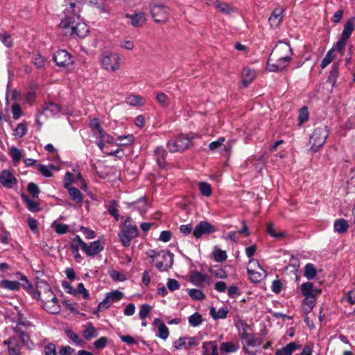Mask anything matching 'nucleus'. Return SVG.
<instances>
[{
	"label": "nucleus",
	"mask_w": 355,
	"mask_h": 355,
	"mask_svg": "<svg viewBox=\"0 0 355 355\" xmlns=\"http://www.w3.org/2000/svg\"><path fill=\"white\" fill-rule=\"evenodd\" d=\"M80 11V4L72 0L69 1V6L66 4L64 10L66 17L62 19L60 26L62 28V34L64 35H76L84 38L89 33V28L84 22L76 21L79 19L78 13Z\"/></svg>",
	"instance_id": "f257e3e1"
},
{
	"label": "nucleus",
	"mask_w": 355,
	"mask_h": 355,
	"mask_svg": "<svg viewBox=\"0 0 355 355\" xmlns=\"http://www.w3.org/2000/svg\"><path fill=\"white\" fill-rule=\"evenodd\" d=\"M292 49L285 42L279 41L272 49L267 63L270 71H279L284 69L291 60Z\"/></svg>",
	"instance_id": "f03ea898"
},
{
	"label": "nucleus",
	"mask_w": 355,
	"mask_h": 355,
	"mask_svg": "<svg viewBox=\"0 0 355 355\" xmlns=\"http://www.w3.org/2000/svg\"><path fill=\"white\" fill-rule=\"evenodd\" d=\"M39 298L43 302L44 309L50 313L56 314L60 311L58 300L52 292L50 286L45 282H41L37 286Z\"/></svg>",
	"instance_id": "7ed1b4c3"
},
{
	"label": "nucleus",
	"mask_w": 355,
	"mask_h": 355,
	"mask_svg": "<svg viewBox=\"0 0 355 355\" xmlns=\"http://www.w3.org/2000/svg\"><path fill=\"white\" fill-rule=\"evenodd\" d=\"M149 257L160 272L168 271L173 264V254L168 250H151Z\"/></svg>",
	"instance_id": "20e7f679"
},
{
	"label": "nucleus",
	"mask_w": 355,
	"mask_h": 355,
	"mask_svg": "<svg viewBox=\"0 0 355 355\" xmlns=\"http://www.w3.org/2000/svg\"><path fill=\"white\" fill-rule=\"evenodd\" d=\"M329 135V130L327 125H320L313 131L310 139V150L316 153L323 146Z\"/></svg>",
	"instance_id": "39448f33"
},
{
	"label": "nucleus",
	"mask_w": 355,
	"mask_h": 355,
	"mask_svg": "<svg viewBox=\"0 0 355 355\" xmlns=\"http://www.w3.org/2000/svg\"><path fill=\"white\" fill-rule=\"evenodd\" d=\"M138 228L135 224L132 223V218L128 217L124 222L121 232L119 234L123 245L128 247L132 239L138 236Z\"/></svg>",
	"instance_id": "423d86ee"
},
{
	"label": "nucleus",
	"mask_w": 355,
	"mask_h": 355,
	"mask_svg": "<svg viewBox=\"0 0 355 355\" xmlns=\"http://www.w3.org/2000/svg\"><path fill=\"white\" fill-rule=\"evenodd\" d=\"M150 13L156 23L165 24L168 19L170 9L165 4L153 3L150 5Z\"/></svg>",
	"instance_id": "0eeeda50"
},
{
	"label": "nucleus",
	"mask_w": 355,
	"mask_h": 355,
	"mask_svg": "<svg viewBox=\"0 0 355 355\" xmlns=\"http://www.w3.org/2000/svg\"><path fill=\"white\" fill-rule=\"evenodd\" d=\"M120 56L115 53H105L101 55L100 61L103 69L114 72L120 68Z\"/></svg>",
	"instance_id": "6e6552de"
},
{
	"label": "nucleus",
	"mask_w": 355,
	"mask_h": 355,
	"mask_svg": "<svg viewBox=\"0 0 355 355\" xmlns=\"http://www.w3.org/2000/svg\"><path fill=\"white\" fill-rule=\"evenodd\" d=\"M191 139L192 137L190 138L187 136L181 135L175 139L168 141L167 146L169 151L171 153H175L185 150L189 147Z\"/></svg>",
	"instance_id": "1a4fd4ad"
},
{
	"label": "nucleus",
	"mask_w": 355,
	"mask_h": 355,
	"mask_svg": "<svg viewBox=\"0 0 355 355\" xmlns=\"http://www.w3.org/2000/svg\"><path fill=\"white\" fill-rule=\"evenodd\" d=\"M53 60L60 67H67L73 64L71 55L66 50H58L53 55Z\"/></svg>",
	"instance_id": "9d476101"
},
{
	"label": "nucleus",
	"mask_w": 355,
	"mask_h": 355,
	"mask_svg": "<svg viewBox=\"0 0 355 355\" xmlns=\"http://www.w3.org/2000/svg\"><path fill=\"white\" fill-rule=\"evenodd\" d=\"M216 231V228L207 221L200 222L194 228L193 235L196 239L200 238L203 234H211Z\"/></svg>",
	"instance_id": "9b49d317"
},
{
	"label": "nucleus",
	"mask_w": 355,
	"mask_h": 355,
	"mask_svg": "<svg viewBox=\"0 0 355 355\" xmlns=\"http://www.w3.org/2000/svg\"><path fill=\"white\" fill-rule=\"evenodd\" d=\"M0 183L7 189H11L17 184V180L8 170H3L0 175Z\"/></svg>",
	"instance_id": "f8f14e48"
},
{
	"label": "nucleus",
	"mask_w": 355,
	"mask_h": 355,
	"mask_svg": "<svg viewBox=\"0 0 355 355\" xmlns=\"http://www.w3.org/2000/svg\"><path fill=\"white\" fill-rule=\"evenodd\" d=\"M3 344L8 347V355H21V347L16 337H10L8 340H4Z\"/></svg>",
	"instance_id": "ddd939ff"
},
{
	"label": "nucleus",
	"mask_w": 355,
	"mask_h": 355,
	"mask_svg": "<svg viewBox=\"0 0 355 355\" xmlns=\"http://www.w3.org/2000/svg\"><path fill=\"white\" fill-rule=\"evenodd\" d=\"M284 11V10L283 8L280 6H278L273 10L268 19V22L271 28H275L282 23Z\"/></svg>",
	"instance_id": "4468645a"
},
{
	"label": "nucleus",
	"mask_w": 355,
	"mask_h": 355,
	"mask_svg": "<svg viewBox=\"0 0 355 355\" xmlns=\"http://www.w3.org/2000/svg\"><path fill=\"white\" fill-rule=\"evenodd\" d=\"M235 326L239 331V336L242 340L247 339L252 334L251 327L241 319H239L235 322Z\"/></svg>",
	"instance_id": "2eb2a0df"
},
{
	"label": "nucleus",
	"mask_w": 355,
	"mask_h": 355,
	"mask_svg": "<svg viewBox=\"0 0 355 355\" xmlns=\"http://www.w3.org/2000/svg\"><path fill=\"white\" fill-rule=\"evenodd\" d=\"M103 250V245L100 241H95L87 244H84L83 251L89 257H93Z\"/></svg>",
	"instance_id": "dca6fc26"
},
{
	"label": "nucleus",
	"mask_w": 355,
	"mask_h": 355,
	"mask_svg": "<svg viewBox=\"0 0 355 355\" xmlns=\"http://www.w3.org/2000/svg\"><path fill=\"white\" fill-rule=\"evenodd\" d=\"M125 18L130 19V24L134 27L142 26L146 21V17L144 12H135V14H126Z\"/></svg>",
	"instance_id": "f3484780"
},
{
	"label": "nucleus",
	"mask_w": 355,
	"mask_h": 355,
	"mask_svg": "<svg viewBox=\"0 0 355 355\" xmlns=\"http://www.w3.org/2000/svg\"><path fill=\"white\" fill-rule=\"evenodd\" d=\"M213 5L220 12L226 15H231L237 10L236 8L231 6L230 4L225 2H220L218 0L213 1Z\"/></svg>",
	"instance_id": "a211bd4d"
},
{
	"label": "nucleus",
	"mask_w": 355,
	"mask_h": 355,
	"mask_svg": "<svg viewBox=\"0 0 355 355\" xmlns=\"http://www.w3.org/2000/svg\"><path fill=\"white\" fill-rule=\"evenodd\" d=\"M87 0H75L76 3H79L81 5V2H85ZM90 3L96 6L101 13L103 14H110L111 12V8L109 5L103 0H88Z\"/></svg>",
	"instance_id": "6ab92c4d"
},
{
	"label": "nucleus",
	"mask_w": 355,
	"mask_h": 355,
	"mask_svg": "<svg viewBox=\"0 0 355 355\" xmlns=\"http://www.w3.org/2000/svg\"><path fill=\"white\" fill-rule=\"evenodd\" d=\"M202 355H218V345L216 341L202 343Z\"/></svg>",
	"instance_id": "aec40b11"
},
{
	"label": "nucleus",
	"mask_w": 355,
	"mask_h": 355,
	"mask_svg": "<svg viewBox=\"0 0 355 355\" xmlns=\"http://www.w3.org/2000/svg\"><path fill=\"white\" fill-rule=\"evenodd\" d=\"M206 281H209V277L197 270L193 271L190 275V282L196 286H201Z\"/></svg>",
	"instance_id": "412c9836"
},
{
	"label": "nucleus",
	"mask_w": 355,
	"mask_h": 355,
	"mask_svg": "<svg viewBox=\"0 0 355 355\" xmlns=\"http://www.w3.org/2000/svg\"><path fill=\"white\" fill-rule=\"evenodd\" d=\"M301 345L295 342H291L285 347L276 351L275 355H292L293 353L300 349Z\"/></svg>",
	"instance_id": "4be33fe9"
},
{
	"label": "nucleus",
	"mask_w": 355,
	"mask_h": 355,
	"mask_svg": "<svg viewBox=\"0 0 355 355\" xmlns=\"http://www.w3.org/2000/svg\"><path fill=\"white\" fill-rule=\"evenodd\" d=\"M355 28V19L354 17L350 18L345 24L343 30L341 37L343 40H348L352 33H353Z\"/></svg>",
	"instance_id": "5701e85b"
},
{
	"label": "nucleus",
	"mask_w": 355,
	"mask_h": 355,
	"mask_svg": "<svg viewBox=\"0 0 355 355\" xmlns=\"http://www.w3.org/2000/svg\"><path fill=\"white\" fill-rule=\"evenodd\" d=\"M154 323L157 325V336L160 338L166 340L169 334L168 327L158 318L155 320Z\"/></svg>",
	"instance_id": "b1692460"
},
{
	"label": "nucleus",
	"mask_w": 355,
	"mask_h": 355,
	"mask_svg": "<svg viewBox=\"0 0 355 355\" xmlns=\"http://www.w3.org/2000/svg\"><path fill=\"white\" fill-rule=\"evenodd\" d=\"M301 291L304 296H316L320 292L319 290L313 288V284L309 282L302 284Z\"/></svg>",
	"instance_id": "393cba45"
},
{
	"label": "nucleus",
	"mask_w": 355,
	"mask_h": 355,
	"mask_svg": "<svg viewBox=\"0 0 355 355\" xmlns=\"http://www.w3.org/2000/svg\"><path fill=\"white\" fill-rule=\"evenodd\" d=\"M228 312L229 310L225 307H222L217 311L215 307L211 306L209 310L210 315L214 320L226 318Z\"/></svg>",
	"instance_id": "a878e982"
},
{
	"label": "nucleus",
	"mask_w": 355,
	"mask_h": 355,
	"mask_svg": "<svg viewBox=\"0 0 355 355\" xmlns=\"http://www.w3.org/2000/svg\"><path fill=\"white\" fill-rule=\"evenodd\" d=\"M243 75V85L245 87H247L255 78V71L250 69V68L245 67L242 72Z\"/></svg>",
	"instance_id": "bb28decb"
},
{
	"label": "nucleus",
	"mask_w": 355,
	"mask_h": 355,
	"mask_svg": "<svg viewBox=\"0 0 355 355\" xmlns=\"http://www.w3.org/2000/svg\"><path fill=\"white\" fill-rule=\"evenodd\" d=\"M155 155L156 157V160L157 164L160 167H164L166 165L165 158L166 156V152L164 149L163 147L159 146L154 151Z\"/></svg>",
	"instance_id": "cd10ccee"
},
{
	"label": "nucleus",
	"mask_w": 355,
	"mask_h": 355,
	"mask_svg": "<svg viewBox=\"0 0 355 355\" xmlns=\"http://www.w3.org/2000/svg\"><path fill=\"white\" fill-rule=\"evenodd\" d=\"M239 349V345L232 342H225L220 344V350L222 354H227L235 352Z\"/></svg>",
	"instance_id": "c85d7f7f"
},
{
	"label": "nucleus",
	"mask_w": 355,
	"mask_h": 355,
	"mask_svg": "<svg viewBox=\"0 0 355 355\" xmlns=\"http://www.w3.org/2000/svg\"><path fill=\"white\" fill-rule=\"evenodd\" d=\"M135 138L132 135L119 136L116 141V144L120 146H126L131 145L134 142Z\"/></svg>",
	"instance_id": "c756f323"
},
{
	"label": "nucleus",
	"mask_w": 355,
	"mask_h": 355,
	"mask_svg": "<svg viewBox=\"0 0 355 355\" xmlns=\"http://www.w3.org/2000/svg\"><path fill=\"white\" fill-rule=\"evenodd\" d=\"M349 228V224L345 219H337L334 222V230L336 232L342 234L345 232Z\"/></svg>",
	"instance_id": "7c9ffc66"
},
{
	"label": "nucleus",
	"mask_w": 355,
	"mask_h": 355,
	"mask_svg": "<svg viewBox=\"0 0 355 355\" xmlns=\"http://www.w3.org/2000/svg\"><path fill=\"white\" fill-rule=\"evenodd\" d=\"M130 206L138 210L141 214L146 213L147 210L146 201L143 198L139 199L135 202L130 203Z\"/></svg>",
	"instance_id": "2f4dec72"
},
{
	"label": "nucleus",
	"mask_w": 355,
	"mask_h": 355,
	"mask_svg": "<svg viewBox=\"0 0 355 355\" xmlns=\"http://www.w3.org/2000/svg\"><path fill=\"white\" fill-rule=\"evenodd\" d=\"M22 199L24 202H26L28 209L31 211L37 212L40 210V205L35 200H33L25 196H22Z\"/></svg>",
	"instance_id": "473e14b6"
},
{
	"label": "nucleus",
	"mask_w": 355,
	"mask_h": 355,
	"mask_svg": "<svg viewBox=\"0 0 355 355\" xmlns=\"http://www.w3.org/2000/svg\"><path fill=\"white\" fill-rule=\"evenodd\" d=\"M20 284L16 281H10L7 279L1 282V286L11 291H17L19 289Z\"/></svg>",
	"instance_id": "72a5a7b5"
},
{
	"label": "nucleus",
	"mask_w": 355,
	"mask_h": 355,
	"mask_svg": "<svg viewBox=\"0 0 355 355\" xmlns=\"http://www.w3.org/2000/svg\"><path fill=\"white\" fill-rule=\"evenodd\" d=\"M71 198L76 202H80L83 200V195L81 192L75 187H69L67 189Z\"/></svg>",
	"instance_id": "f704fd0d"
},
{
	"label": "nucleus",
	"mask_w": 355,
	"mask_h": 355,
	"mask_svg": "<svg viewBox=\"0 0 355 355\" xmlns=\"http://www.w3.org/2000/svg\"><path fill=\"white\" fill-rule=\"evenodd\" d=\"M9 155L14 163L19 162L22 157L21 150L15 146L10 148Z\"/></svg>",
	"instance_id": "c9c22d12"
},
{
	"label": "nucleus",
	"mask_w": 355,
	"mask_h": 355,
	"mask_svg": "<svg viewBox=\"0 0 355 355\" xmlns=\"http://www.w3.org/2000/svg\"><path fill=\"white\" fill-rule=\"evenodd\" d=\"M105 295L112 304L114 302L121 300L124 297V294L118 290L107 293Z\"/></svg>",
	"instance_id": "e433bc0d"
},
{
	"label": "nucleus",
	"mask_w": 355,
	"mask_h": 355,
	"mask_svg": "<svg viewBox=\"0 0 355 355\" xmlns=\"http://www.w3.org/2000/svg\"><path fill=\"white\" fill-rule=\"evenodd\" d=\"M107 211L110 215L114 216L116 220H119V209H118V205L116 204V201L112 200L110 202L108 206H107Z\"/></svg>",
	"instance_id": "4c0bfd02"
},
{
	"label": "nucleus",
	"mask_w": 355,
	"mask_h": 355,
	"mask_svg": "<svg viewBox=\"0 0 355 355\" xmlns=\"http://www.w3.org/2000/svg\"><path fill=\"white\" fill-rule=\"evenodd\" d=\"M83 336L86 340H89L92 338L96 337L97 336V331L94 328V327L90 323L87 326V327L83 331Z\"/></svg>",
	"instance_id": "58836bf2"
},
{
	"label": "nucleus",
	"mask_w": 355,
	"mask_h": 355,
	"mask_svg": "<svg viewBox=\"0 0 355 355\" xmlns=\"http://www.w3.org/2000/svg\"><path fill=\"white\" fill-rule=\"evenodd\" d=\"M27 126L26 123H20L14 130V135L18 138H21L27 133Z\"/></svg>",
	"instance_id": "ea45409f"
},
{
	"label": "nucleus",
	"mask_w": 355,
	"mask_h": 355,
	"mask_svg": "<svg viewBox=\"0 0 355 355\" xmlns=\"http://www.w3.org/2000/svg\"><path fill=\"white\" fill-rule=\"evenodd\" d=\"M202 316L198 312L189 317V322L192 327H198L202 323Z\"/></svg>",
	"instance_id": "a19ab883"
},
{
	"label": "nucleus",
	"mask_w": 355,
	"mask_h": 355,
	"mask_svg": "<svg viewBox=\"0 0 355 355\" xmlns=\"http://www.w3.org/2000/svg\"><path fill=\"white\" fill-rule=\"evenodd\" d=\"M316 269L311 263H308L305 266L304 275L309 279H313L316 275Z\"/></svg>",
	"instance_id": "79ce46f5"
},
{
	"label": "nucleus",
	"mask_w": 355,
	"mask_h": 355,
	"mask_svg": "<svg viewBox=\"0 0 355 355\" xmlns=\"http://www.w3.org/2000/svg\"><path fill=\"white\" fill-rule=\"evenodd\" d=\"M49 111L52 114H57L60 111L59 105L54 103H49L43 107V112Z\"/></svg>",
	"instance_id": "37998d69"
},
{
	"label": "nucleus",
	"mask_w": 355,
	"mask_h": 355,
	"mask_svg": "<svg viewBox=\"0 0 355 355\" xmlns=\"http://www.w3.org/2000/svg\"><path fill=\"white\" fill-rule=\"evenodd\" d=\"M199 189L202 195L205 196H209L211 195L212 190L211 187L209 184L207 182H200L199 183Z\"/></svg>",
	"instance_id": "c03bdc74"
},
{
	"label": "nucleus",
	"mask_w": 355,
	"mask_h": 355,
	"mask_svg": "<svg viewBox=\"0 0 355 355\" xmlns=\"http://www.w3.org/2000/svg\"><path fill=\"white\" fill-rule=\"evenodd\" d=\"M334 49H331L325 55L324 58L322 59L321 62V67L322 69H324L326 67H327L333 60L334 59Z\"/></svg>",
	"instance_id": "a18cd8bd"
},
{
	"label": "nucleus",
	"mask_w": 355,
	"mask_h": 355,
	"mask_svg": "<svg viewBox=\"0 0 355 355\" xmlns=\"http://www.w3.org/2000/svg\"><path fill=\"white\" fill-rule=\"evenodd\" d=\"M127 103L130 105H141L144 104L143 98L139 95H132L127 98Z\"/></svg>",
	"instance_id": "49530a36"
},
{
	"label": "nucleus",
	"mask_w": 355,
	"mask_h": 355,
	"mask_svg": "<svg viewBox=\"0 0 355 355\" xmlns=\"http://www.w3.org/2000/svg\"><path fill=\"white\" fill-rule=\"evenodd\" d=\"M244 340H245V343L248 346L251 347L259 346L262 343V340L255 337L253 334L250 335V336Z\"/></svg>",
	"instance_id": "de8ad7c7"
},
{
	"label": "nucleus",
	"mask_w": 355,
	"mask_h": 355,
	"mask_svg": "<svg viewBox=\"0 0 355 355\" xmlns=\"http://www.w3.org/2000/svg\"><path fill=\"white\" fill-rule=\"evenodd\" d=\"M32 59L35 66L38 69H41L45 65L46 60L40 54H35Z\"/></svg>",
	"instance_id": "09e8293b"
},
{
	"label": "nucleus",
	"mask_w": 355,
	"mask_h": 355,
	"mask_svg": "<svg viewBox=\"0 0 355 355\" xmlns=\"http://www.w3.org/2000/svg\"><path fill=\"white\" fill-rule=\"evenodd\" d=\"M188 293L189 296L196 300H201L205 298V294L198 289H190Z\"/></svg>",
	"instance_id": "8fccbe9b"
},
{
	"label": "nucleus",
	"mask_w": 355,
	"mask_h": 355,
	"mask_svg": "<svg viewBox=\"0 0 355 355\" xmlns=\"http://www.w3.org/2000/svg\"><path fill=\"white\" fill-rule=\"evenodd\" d=\"M156 100L157 102L164 107H166L169 105L170 101L167 95L163 92H159L157 94Z\"/></svg>",
	"instance_id": "3c124183"
},
{
	"label": "nucleus",
	"mask_w": 355,
	"mask_h": 355,
	"mask_svg": "<svg viewBox=\"0 0 355 355\" xmlns=\"http://www.w3.org/2000/svg\"><path fill=\"white\" fill-rule=\"evenodd\" d=\"M267 231L270 236L277 239H281L285 236V232L284 231H281L278 233L276 232L272 223L268 224Z\"/></svg>",
	"instance_id": "603ef678"
},
{
	"label": "nucleus",
	"mask_w": 355,
	"mask_h": 355,
	"mask_svg": "<svg viewBox=\"0 0 355 355\" xmlns=\"http://www.w3.org/2000/svg\"><path fill=\"white\" fill-rule=\"evenodd\" d=\"M22 345L28 349H31L34 347V343L31 339L28 334H26L24 336L19 338Z\"/></svg>",
	"instance_id": "864d4df0"
},
{
	"label": "nucleus",
	"mask_w": 355,
	"mask_h": 355,
	"mask_svg": "<svg viewBox=\"0 0 355 355\" xmlns=\"http://www.w3.org/2000/svg\"><path fill=\"white\" fill-rule=\"evenodd\" d=\"M214 257L216 261L223 262L227 259V256L225 251L218 249L214 252Z\"/></svg>",
	"instance_id": "5fc2aeb1"
},
{
	"label": "nucleus",
	"mask_w": 355,
	"mask_h": 355,
	"mask_svg": "<svg viewBox=\"0 0 355 355\" xmlns=\"http://www.w3.org/2000/svg\"><path fill=\"white\" fill-rule=\"evenodd\" d=\"M309 119V111L306 107H303L300 109L298 116L299 124L302 125L306 122Z\"/></svg>",
	"instance_id": "6e6d98bb"
},
{
	"label": "nucleus",
	"mask_w": 355,
	"mask_h": 355,
	"mask_svg": "<svg viewBox=\"0 0 355 355\" xmlns=\"http://www.w3.org/2000/svg\"><path fill=\"white\" fill-rule=\"evenodd\" d=\"M151 311V308L150 306L147 304H142L140 307V310H139V318L141 319V320H145L146 318V317L148 315V314L150 313Z\"/></svg>",
	"instance_id": "4d7b16f0"
},
{
	"label": "nucleus",
	"mask_w": 355,
	"mask_h": 355,
	"mask_svg": "<svg viewBox=\"0 0 355 355\" xmlns=\"http://www.w3.org/2000/svg\"><path fill=\"white\" fill-rule=\"evenodd\" d=\"M53 227L55 230V231L60 234H63L67 232L69 227L67 225L64 224H60L57 223L56 222H54L53 223Z\"/></svg>",
	"instance_id": "13d9d810"
},
{
	"label": "nucleus",
	"mask_w": 355,
	"mask_h": 355,
	"mask_svg": "<svg viewBox=\"0 0 355 355\" xmlns=\"http://www.w3.org/2000/svg\"><path fill=\"white\" fill-rule=\"evenodd\" d=\"M347 40H343V37H340L332 49H334V51H338L340 53L341 55H343Z\"/></svg>",
	"instance_id": "bf43d9fd"
},
{
	"label": "nucleus",
	"mask_w": 355,
	"mask_h": 355,
	"mask_svg": "<svg viewBox=\"0 0 355 355\" xmlns=\"http://www.w3.org/2000/svg\"><path fill=\"white\" fill-rule=\"evenodd\" d=\"M225 141V138L222 137H220L218 140L210 143L209 145V150L211 151H214V150L220 148L223 145Z\"/></svg>",
	"instance_id": "052dcab7"
},
{
	"label": "nucleus",
	"mask_w": 355,
	"mask_h": 355,
	"mask_svg": "<svg viewBox=\"0 0 355 355\" xmlns=\"http://www.w3.org/2000/svg\"><path fill=\"white\" fill-rule=\"evenodd\" d=\"M73 175L71 172H67L64 178V187L66 189L71 187L74 182Z\"/></svg>",
	"instance_id": "680f3d73"
},
{
	"label": "nucleus",
	"mask_w": 355,
	"mask_h": 355,
	"mask_svg": "<svg viewBox=\"0 0 355 355\" xmlns=\"http://www.w3.org/2000/svg\"><path fill=\"white\" fill-rule=\"evenodd\" d=\"M12 112L13 119L17 120L22 115V111L19 104L15 103L12 105Z\"/></svg>",
	"instance_id": "e2e57ef3"
},
{
	"label": "nucleus",
	"mask_w": 355,
	"mask_h": 355,
	"mask_svg": "<svg viewBox=\"0 0 355 355\" xmlns=\"http://www.w3.org/2000/svg\"><path fill=\"white\" fill-rule=\"evenodd\" d=\"M44 355H57L56 346L55 344L51 343L44 347Z\"/></svg>",
	"instance_id": "0e129e2a"
},
{
	"label": "nucleus",
	"mask_w": 355,
	"mask_h": 355,
	"mask_svg": "<svg viewBox=\"0 0 355 355\" xmlns=\"http://www.w3.org/2000/svg\"><path fill=\"white\" fill-rule=\"evenodd\" d=\"M110 275L115 281L124 282L127 279L125 275L116 270L110 271Z\"/></svg>",
	"instance_id": "69168bd1"
},
{
	"label": "nucleus",
	"mask_w": 355,
	"mask_h": 355,
	"mask_svg": "<svg viewBox=\"0 0 355 355\" xmlns=\"http://www.w3.org/2000/svg\"><path fill=\"white\" fill-rule=\"evenodd\" d=\"M67 335L76 345H81L83 343V341L79 338L78 334H76L73 331L68 330L67 331Z\"/></svg>",
	"instance_id": "338daca9"
},
{
	"label": "nucleus",
	"mask_w": 355,
	"mask_h": 355,
	"mask_svg": "<svg viewBox=\"0 0 355 355\" xmlns=\"http://www.w3.org/2000/svg\"><path fill=\"white\" fill-rule=\"evenodd\" d=\"M0 40L7 47H10L12 45L10 36L7 33H0Z\"/></svg>",
	"instance_id": "774afa93"
}]
</instances>
